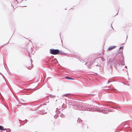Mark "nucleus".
<instances>
[{
  "label": "nucleus",
  "mask_w": 132,
  "mask_h": 132,
  "mask_svg": "<svg viewBox=\"0 0 132 132\" xmlns=\"http://www.w3.org/2000/svg\"><path fill=\"white\" fill-rule=\"evenodd\" d=\"M113 81H110L109 80H108V84L109 82H112Z\"/></svg>",
  "instance_id": "4be33fe9"
},
{
  "label": "nucleus",
  "mask_w": 132,
  "mask_h": 132,
  "mask_svg": "<svg viewBox=\"0 0 132 132\" xmlns=\"http://www.w3.org/2000/svg\"><path fill=\"white\" fill-rule=\"evenodd\" d=\"M121 65H125V61L124 60H123V61H122V62L121 63Z\"/></svg>",
  "instance_id": "1a4fd4ad"
},
{
  "label": "nucleus",
  "mask_w": 132,
  "mask_h": 132,
  "mask_svg": "<svg viewBox=\"0 0 132 132\" xmlns=\"http://www.w3.org/2000/svg\"><path fill=\"white\" fill-rule=\"evenodd\" d=\"M59 50L58 49H50V53L53 55L59 54Z\"/></svg>",
  "instance_id": "7ed1b4c3"
},
{
  "label": "nucleus",
  "mask_w": 132,
  "mask_h": 132,
  "mask_svg": "<svg viewBox=\"0 0 132 132\" xmlns=\"http://www.w3.org/2000/svg\"><path fill=\"white\" fill-rule=\"evenodd\" d=\"M31 65H32V62L33 61H32V60H31Z\"/></svg>",
  "instance_id": "5701e85b"
},
{
  "label": "nucleus",
  "mask_w": 132,
  "mask_h": 132,
  "mask_svg": "<svg viewBox=\"0 0 132 132\" xmlns=\"http://www.w3.org/2000/svg\"><path fill=\"white\" fill-rule=\"evenodd\" d=\"M127 37H128V36H127Z\"/></svg>",
  "instance_id": "473e14b6"
},
{
  "label": "nucleus",
  "mask_w": 132,
  "mask_h": 132,
  "mask_svg": "<svg viewBox=\"0 0 132 132\" xmlns=\"http://www.w3.org/2000/svg\"><path fill=\"white\" fill-rule=\"evenodd\" d=\"M66 78L67 79H72L70 78V77L68 76H66Z\"/></svg>",
  "instance_id": "9d476101"
},
{
  "label": "nucleus",
  "mask_w": 132,
  "mask_h": 132,
  "mask_svg": "<svg viewBox=\"0 0 132 132\" xmlns=\"http://www.w3.org/2000/svg\"><path fill=\"white\" fill-rule=\"evenodd\" d=\"M5 45H2V46L3 47V46H4Z\"/></svg>",
  "instance_id": "2f4dec72"
},
{
  "label": "nucleus",
  "mask_w": 132,
  "mask_h": 132,
  "mask_svg": "<svg viewBox=\"0 0 132 132\" xmlns=\"http://www.w3.org/2000/svg\"><path fill=\"white\" fill-rule=\"evenodd\" d=\"M20 124H21V122H20Z\"/></svg>",
  "instance_id": "58836bf2"
},
{
  "label": "nucleus",
  "mask_w": 132,
  "mask_h": 132,
  "mask_svg": "<svg viewBox=\"0 0 132 132\" xmlns=\"http://www.w3.org/2000/svg\"><path fill=\"white\" fill-rule=\"evenodd\" d=\"M3 130H5L6 129V128H4V127L3 128Z\"/></svg>",
  "instance_id": "393cba45"
},
{
  "label": "nucleus",
  "mask_w": 132,
  "mask_h": 132,
  "mask_svg": "<svg viewBox=\"0 0 132 132\" xmlns=\"http://www.w3.org/2000/svg\"><path fill=\"white\" fill-rule=\"evenodd\" d=\"M123 46H121L119 48V49L120 50H121L122 49H123Z\"/></svg>",
  "instance_id": "f3484780"
},
{
  "label": "nucleus",
  "mask_w": 132,
  "mask_h": 132,
  "mask_svg": "<svg viewBox=\"0 0 132 132\" xmlns=\"http://www.w3.org/2000/svg\"><path fill=\"white\" fill-rule=\"evenodd\" d=\"M21 7H26V6H21Z\"/></svg>",
  "instance_id": "cd10ccee"
},
{
  "label": "nucleus",
  "mask_w": 132,
  "mask_h": 132,
  "mask_svg": "<svg viewBox=\"0 0 132 132\" xmlns=\"http://www.w3.org/2000/svg\"><path fill=\"white\" fill-rule=\"evenodd\" d=\"M85 107H86V108H88V109H90V108L91 109H92V108H90V106H85Z\"/></svg>",
  "instance_id": "ddd939ff"
},
{
  "label": "nucleus",
  "mask_w": 132,
  "mask_h": 132,
  "mask_svg": "<svg viewBox=\"0 0 132 132\" xmlns=\"http://www.w3.org/2000/svg\"><path fill=\"white\" fill-rule=\"evenodd\" d=\"M80 61H82V63H83L84 62H85V61H84V60H82L81 59H80Z\"/></svg>",
  "instance_id": "a211bd4d"
},
{
  "label": "nucleus",
  "mask_w": 132,
  "mask_h": 132,
  "mask_svg": "<svg viewBox=\"0 0 132 132\" xmlns=\"http://www.w3.org/2000/svg\"><path fill=\"white\" fill-rule=\"evenodd\" d=\"M0 74L2 76L3 78L4 79V78L5 77L4 76L1 72H0Z\"/></svg>",
  "instance_id": "6ab92c4d"
},
{
  "label": "nucleus",
  "mask_w": 132,
  "mask_h": 132,
  "mask_svg": "<svg viewBox=\"0 0 132 132\" xmlns=\"http://www.w3.org/2000/svg\"><path fill=\"white\" fill-rule=\"evenodd\" d=\"M3 126H0V130H3Z\"/></svg>",
  "instance_id": "f8f14e48"
},
{
  "label": "nucleus",
  "mask_w": 132,
  "mask_h": 132,
  "mask_svg": "<svg viewBox=\"0 0 132 132\" xmlns=\"http://www.w3.org/2000/svg\"><path fill=\"white\" fill-rule=\"evenodd\" d=\"M110 86H106L104 87L103 88H109Z\"/></svg>",
  "instance_id": "aec40b11"
},
{
  "label": "nucleus",
  "mask_w": 132,
  "mask_h": 132,
  "mask_svg": "<svg viewBox=\"0 0 132 132\" xmlns=\"http://www.w3.org/2000/svg\"><path fill=\"white\" fill-rule=\"evenodd\" d=\"M82 120L80 118H78V119L77 120V122L78 123H79V124H82Z\"/></svg>",
  "instance_id": "39448f33"
},
{
  "label": "nucleus",
  "mask_w": 132,
  "mask_h": 132,
  "mask_svg": "<svg viewBox=\"0 0 132 132\" xmlns=\"http://www.w3.org/2000/svg\"><path fill=\"white\" fill-rule=\"evenodd\" d=\"M112 90L113 91H114L115 92H117V90L115 89V88H112Z\"/></svg>",
  "instance_id": "4468645a"
},
{
  "label": "nucleus",
  "mask_w": 132,
  "mask_h": 132,
  "mask_svg": "<svg viewBox=\"0 0 132 132\" xmlns=\"http://www.w3.org/2000/svg\"><path fill=\"white\" fill-rule=\"evenodd\" d=\"M87 63H85V65H86V64H87Z\"/></svg>",
  "instance_id": "7c9ffc66"
},
{
  "label": "nucleus",
  "mask_w": 132,
  "mask_h": 132,
  "mask_svg": "<svg viewBox=\"0 0 132 132\" xmlns=\"http://www.w3.org/2000/svg\"><path fill=\"white\" fill-rule=\"evenodd\" d=\"M11 6H12L13 7V6H12V4H11Z\"/></svg>",
  "instance_id": "e433bc0d"
},
{
  "label": "nucleus",
  "mask_w": 132,
  "mask_h": 132,
  "mask_svg": "<svg viewBox=\"0 0 132 132\" xmlns=\"http://www.w3.org/2000/svg\"><path fill=\"white\" fill-rule=\"evenodd\" d=\"M48 97L51 98H54L55 97V95H52L49 94L48 95Z\"/></svg>",
  "instance_id": "0eeeda50"
},
{
  "label": "nucleus",
  "mask_w": 132,
  "mask_h": 132,
  "mask_svg": "<svg viewBox=\"0 0 132 132\" xmlns=\"http://www.w3.org/2000/svg\"><path fill=\"white\" fill-rule=\"evenodd\" d=\"M120 53H121V51H120Z\"/></svg>",
  "instance_id": "72a5a7b5"
},
{
  "label": "nucleus",
  "mask_w": 132,
  "mask_h": 132,
  "mask_svg": "<svg viewBox=\"0 0 132 132\" xmlns=\"http://www.w3.org/2000/svg\"><path fill=\"white\" fill-rule=\"evenodd\" d=\"M118 12L117 14H117H118Z\"/></svg>",
  "instance_id": "c9c22d12"
},
{
  "label": "nucleus",
  "mask_w": 132,
  "mask_h": 132,
  "mask_svg": "<svg viewBox=\"0 0 132 132\" xmlns=\"http://www.w3.org/2000/svg\"><path fill=\"white\" fill-rule=\"evenodd\" d=\"M108 105L110 106H111V108H113V109H115V108L114 107H113V106H112V105L110 104V105Z\"/></svg>",
  "instance_id": "2eb2a0df"
},
{
  "label": "nucleus",
  "mask_w": 132,
  "mask_h": 132,
  "mask_svg": "<svg viewBox=\"0 0 132 132\" xmlns=\"http://www.w3.org/2000/svg\"><path fill=\"white\" fill-rule=\"evenodd\" d=\"M11 131V130L9 128L7 129L6 130V132H10Z\"/></svg>",
  "instance_id": "9b49d317"
},
{
  "label": "nucleus",
  "mask_w": 132,
  "mask_h": 132,
  "mask_svg": "<svg viewBox=\"0 0 132 132\" xmlns=\"http://www.w3.org/2000/svg\"><path fill=\"white\" fill-rule=\"evenodd\" d=\"M67 95V94H64V95H63V96H66Z\"/></svg>",
  "instance_id": "a878e982"
},
{
  "label": "nucleus",
  "mask_w": 132,
  "mask_h": 132,
  "mask_svg": "<svg viewBox=\"0 0 132 132\" xmlns=\"http://www.w3.org/2000/svg\"><path fill=\"white\" fill-rule=\"evenodd\" d=\"M130 124H131L130 126H131V127L132 129V123H130Z\"/></svg>",
  "instance_id": "bb28decb"
},
{
  "label": "nucleus",
  "mask_w": 132,
  "mask_h": 132,
  "mask_svg": "<svg viewBox=\"0 0 132 132\" xmlns=\"http://www.w3.org/2000/svg\"><path fill=\"white\" fill-rule=\"evenodd\" d=\"M45 61L46 63H49L50 60L49 59H46V60H45Z\"/></svg>",
  "instance_id": "6e6552de"
},
{
  "label": "nucleus",
  "mask_w": 132,
  "mask_h": 132,
  "mask_svg": "<svg viewBox=\"0 0 132 132\" xmlns=\"http://www.w3.org/2000/svg\"><path fill=\"white\" fill-rule=\"evenodd\" d=\"M110 63L111 64V66H114L116 68H117V66L118 67L120 65L119 62L115 58L110 61Z\"/></svg>",
  "instance_id": "f03ea898"
},
{
  "label": "nucleus",
  "mask_w": 132,
  "mask_h": 132,
  "mask_svg": "<svg viewBox=\"0 0 132 132\" xmlns=\"http://www.w3.org/2000/svg\"><path fill=\"white\" fill-rule=\"evenodd\" d=\"M15 2H16V3H19V2H18L17 0H16L15 1Z\"/></svg>",
  "instance_id": "b1692460"
},
{
  "label": "nucleus",
  "mask_w": 132,
  "mask_h": 132,
  "mask_svg": "<svg viewBox=\"0 0 132 132\" xmlns=\"http://www.w3.org/2000/svg\"><path fill=\"white\" fill-rule=\"evenodd\" d=\"M61 42H62V40H61Z\"/></svg>",
  "instance_id": "f704fd0d"
},
{
  "label": "nucleus",
  "mask_w": 132,
  "mask_h": 132,
  "mask_svg": "<svg viewBox=\"0 0 132 132\" xmlns=\"http://www.w3.org/2000/svg\"><path fill=\"white\" fill-rule=\"evenodd\" d=\"M125 68L127 69V70H126V71H127V67L126 66H125Z\"/></svg>",
  "instance_id": "412c9836"
},
{
  "label": "nucleus",
  "mask_w": 132,
  "mask_h": 132,
  "mask_svg": "<svg viewBox=\"0 0 132 132\" xmlns=\"http://www.w3.org/2000/svg\"><path fill=\"white\" fill-rule=\"evenodd\" d=\"M25 120H26V122L25 123H27V120H26V119Z\"/></svg>",
  "instance_id": "c85d7f7f"
},
{
  "label": "nucleus",
  "mask_w": 132,
  "mask_h": 132,
  "mask_svg": "<svg viewBox=\"0 0 132 132\" xmlns=\"http://www.w3.org/2000/svg\"><path fill=\"white\" fill-rule=\"evenodd\" d=\"M67 54V53H64L62 52V51L59 50V54H60L62 55H66Z\"/></svg>",
  "instance_id": "423d86ee"
},
{
  "label": "nucleus",
  "mask_w": 132,
  "mask_h": 132,
  "mask_svg": "<svg viewBox=\"0 0 132 132\" xmlns=\"http://www.w3.org/2000/svg\"><path fill=\"white\" fill-rule=\"evenodd\" d=\"M97 104L98 105L100 106L99 107L97 106V107L99 109H97L96 110L97 111H102L103 113L106 114L108 113V111L113 112V111L111 109H107L105 107V106L104 105H100L98 103H97ZM97 106H96V107Z\"/></svg>",
  "instance_id": "f257e3e1"
},
{
  "label": "nucleus",
  "mask_w": 132,
  "mask_h": 132,
  "mask_svg": "<svg viewBox=\"0 0 132 132\" xmlns=\"http://www.w3.org/2000/svg\"><path fill=\"white\" fill-rule=\"evenodd\" d=\"M116 47V46H111L108 48V51L112 50Z\"/></svg>",
  "instance_id": "20e7f679"
},
{
  "label": "nucleus",
  "mask_w": 132,
  "mask_h": 132,
  "mask_svg": "<svg viewBox=\"0 0 132 132\" xmlns=\"http://www.w3.org/2000/svg\"><path fill=\"white\" fill-rule=\"evenodd\" d=\"M22 101L23 102H26L25 101H24V100H22Z\"/></svg>",
  "instance_id": "c756f323"
},
{
  "label": "nucleus",
  "mask_w": 132,
  "mask_h": 132,
  "mask_svg": "<svg viewBox=\"0 0 132 132\" xmlns=\"http://www.w3.org/2000/svg\"><path fill=\"white\" fill-rule=\"evenodd\" d=\"M29 55H30V54H29V56H29Z\"/></svg>",
  "instance_id": "4c0bfd02"
},
{
  "label": "nucleus",
  "mask_w": 132,
  "mask_h": 132,
  "mask_svg": "<svg viewBox=\"0 0 132 132\" xmlns=\"http://www.w3.org/2000/svg\"><path fill=\"white\" fill-rule=\"evenodd\" d=\"M121 56H122V61H123V60H124V57L122 55H121Z\"/></svg>",
  "instance_id": "dca6fc26"
}]
</instances>
